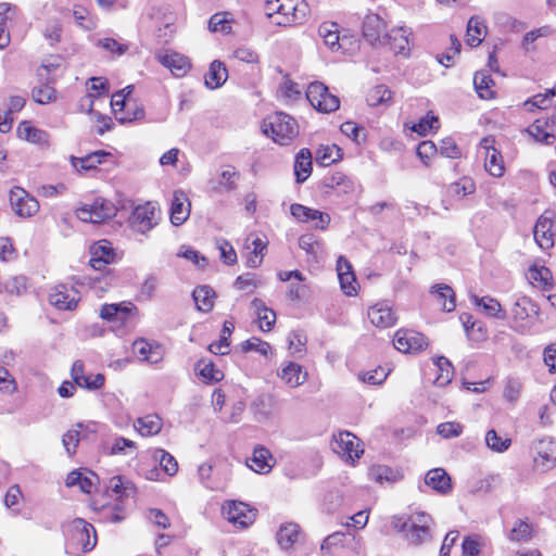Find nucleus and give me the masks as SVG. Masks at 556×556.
Returning <instances> with one entry per match:
<instances>
[{"instance_id": "44", "label": "nucleus", "mask_w": 556, "mask_h": 556, "mask_svg": "<svg viewBox=\"0 0 556 556\" xmlns=\"http://www.w3.org/2000/svg\"><path fill=\"white\" fill-rule=\"evenodd\" d=\"M533 527L527 520L518 519L509 530L508 539L511 542H528L533 535Z\"/></svg>"}, {"instance_id": "17", "label": "nucleus", "mask_w": 556, "mask_h": 556, "mask_svg": "<svg viewBox=\"0 0 556 556\" xmlns=\"http://www.w3.org/2000/svg\"><path fill=\"white\" fill-rule=\"evenodd\" d=\"M386 24L377 14H368L363 22V36L372 46H381L386 34Z\"/></svg>"}, {"instance_id": "4", "label": "nucleus", "mask_w": 556, "mask_h": 556, "mask_svg": "<svg viewBox=\"0 0 556 556\" xmlns=\"http://www.w3.org/2000/svg\"><path fill=\"white\" fill-rule=\"evenodd\" d=\"M306 99L314 109L321 113L334 112L340 105L338 97L330 93L328 87L319 81H314L308 85Z\"/></svg>"}, {"instance_id": "41", "label": "nucleus", "mask_w": 556, "mask_h": 556, "mask_svg": "<svg viewBox=\"0 0 556 556\" xmlns=\"http://www.w3.org/2000/svg\"><path fill=\"white\" fill-rule=\"evenodd\" d=\"M227 77L228 73L224 64L219 61H213L205 75V85L211 89H216L227 80Z\"/></svg>"}, {"instance_id": "40", "label": "nucleus", "mask_w": 556, "mask_h": 556, "mask_svg": "<svg viewBox=\"0 0 556 556\" xmlns=\"http://www.w3.org/2000/svg\"><path fill=\"white\" fill-rule=\"evenodd\" d=\"M486 34V26L479 16H472L467 24V43L478 47Z\"/></svg>"}, {"instance_id": "38", "label": "nucleus", "mask_w": 556, "mask_h": 556, "mask_svg": "<svg viewBox=\"0 0 556 556\" xmlns=\"http://www.w3.org/2000/svg\"><path fill=\"white\" fill-rule=\"evenodd\" d=\"M251 305L256 313V316H257V319L260 323V329L262 331L271 330V328L276 321L275 312L273 309L268 308L261 299H254L251 302Z\"/></svg>"}, {"instance_id": "30", "label": "nucleus", "mask_w": 556, "mask_h": 556, "mask_svg": "<svg viewBox=\"0 0 556 556\" xmlns=\"http://www.w3.org/2000/svg\"><path fill=\"white\" fill-rule=\"evenodd\" d=\"M538 314V305L528 296L518 298L511 308V315L515 321H525Z\"/></svg>"}, {"instance_id": "25", "label": "nucleus", "mask_w": 556, "mask_h": 556, "mask_svg": "<svg viewBox=\"0 0 556 556\" xmlns=\"http://www.w3.org/2000/svg\"><path fill=\"white\" fill-rule=\"evenodd\" d=\"M275 464V459L268 448L264 446L255 447L252 457L247 460V465L257 473H268Z\"/></svg>"}, {"instance_id": "36", "label": "nucleus", "mask_w": 556, "mask_h": 556, "mask_svg": "<svg viewBox=\"0 0 556 556\" xmlns=\"http://www.w3.org/2000/svg\"><path fill=\"white\" fill-rule=\"evenodd\" d=\"M312 173V154L308 149H302L296 154L294 162V175L296 182H304Z\"/></svg>"}, {"instance_id": "47", "label": "nucleus", "mask_w": 556, "mask_h": 556, "mask_svg": "<svg viewBox=\"0 0 556 556\" xmlns=\"http://www.w3.org/2000/svg\"><path fill=\"white\" fill-rule=\"evenodd\" d=\"M546 128V121L536 119L532 125L528 127L527 131L531 137L535 139V141L545 144H552L555 140V136L552 132H549Z\"/></svg>"}, {"instance_id": "57", "label": "nucleus", "mask_w": 556, "mask_h": 556, "mask_svg": "<svg viewBox=\"0 0 556 556\" xmlns=\"http://www.w3.org/2000/svg\"><path fill=\"white\" fill-rule=\"evenodd\" d=\"M299 247L312 256H317L323 251V243L314 235L305 233L299 238Z\"/></svg>"}, {"instance_id": "48", "label": "nucleus", "mask_w": 556, "mask_h": 556, "mask_svg": "<svg viewBox=\"0 0 556 556\" xmlns=\"http://www.w3.org/2000/svg\"><path fill=\"white\" fill-rule=\"evenodd\" d=\"M473 85L480 98L488 100L494 97V91L491 88L493 80L485 72L481 71L475 74Z\"/></svg>"}, {"instance_id": "14", "label": "nucleus", "mask_w": 556, "mask_h": 556, "mask_svg": "<svg viewBox=\"0 0 556 556\" xmlns=\"http://www.w3.org/2000/svg\"><path fill=\"white\" fill-rule=\"evenodd\" d=\"M410 34V30L405 27L393 28L383 35L381 46H388L395 54L407 55L409 51Z\"/></svg>"}, {"instance_id": "42", "label": "nucleus", "mask_w": 556, "mask_h": 556, "mask_svg": "<svg viewBox=\"0 0 556 556\" xmlns=\"http://www.w3.org/2000/svg\"><path fill=\"white\" fill-rule=\"evenodd\" d=\"M214 294L213 289L207 286L197 287L192 292L197 308L204 313L210 312L214 306Z\"/></svg>"}, {"instance_id": "28", "label": "nucleus", "mask_w": 556, "mask_h": 556, "mask_svg": "<svg viewBox=\"0 0 556 556\" xmlns=\"http://www.w3.org/2000/svg\"><path fill=\"white\" fill-rule=\"evenodd\" d=\"M325 188L333 190L337 194H350L354 192V182L343 173H333L324 179Z\"/></svg>"}, {"instance_id": "5", "label": "nucleus", "mask_w": 556, "mask_h": 556, "mask_svg": "<svg viewBox=\"0 0 556 556\" xmlns=\"http://www.w3.org/2000/svg\"><path fill=\"white\" fill-rule=\"evenodd\" d=\"M224 517L235 527L245 529L256 518V510L248 504L238 501H228L222 506Z\"/></svg>"}, {"instance_id": "60", "label": "nucleus", "mask_w": 556, "mask_h": 556, "mask_svg": "<svg viewBox=\"0 0 556 556\" xmlns=\"http://www.w3.org/2000/svg\"><path fill=\"white\" fill-rule=\"evenodd\" d=\"M369 477L376 482H392L395 480L393 470L384 465H376L369 469Z\"/></svg>"}, {"instance_id": "39", "label": "nucleus", "mask_w": 556, "mask_h": 556, "mask_svg": "<svg viewBox=\"0 0 556 556\" xmlns=\"http://www.w3.org/2000/svg\"><path fill=\"white\" fill-rule=\"evenodd\" d=\"M432 294L444 312H453L456 307L455 293L453 289L444 283L433 287Z\"/></svg>"}, {"instance_id": "1", "label": "nucleus", "mask_w": 556, "mask_h": 556, "mask_svg": "<svg viewBox=\"0 0 556 556\" xmlns=\"http://www.w3.org/2000/svg\"><path fill=\"white\" fill-rule=\"evenodd\" d=\"M433 519L430 515L419 511L408 517L395 516L392 526L399 532L405 533V539L412 545H420L431 540V526Z\"/></svg>"}, {"instance_id": "7", "label": "nucleus", "mask_w": 556, "mask_h": 556, "mask_svg": "<svg viewBox=\"0 0 556 556\" xmlns=\"http://www.w3.org/2000/svg\"><path fill=\"white\" fill-rule=\"evenodd\" d=\"M331 448L345 462H354L364 453L359 445V439L349 431H342L333 435Z\"/></svg>"}, {"instance_id": "2", "label": "nucleus", "mask_w": 556, "mask_h": 556, "mask_svg": "<svg viewBox=\"0 0 556 556\" xmlns=\"http://www.w3.org/2000/svg\"><path fill=\"white\" fill-rule=\"evenodd\" d=\"M264 134L279 144H288L298 135V124L290 115L276 112L263 122Z\"/></svg>"}, {"instance_id": "54", "label": "nucleus", "mask_w": 556, "mask_h": 556, "mask_svg": "<svg viewBox=\"0 0 556 556\" xmlns=\"http://www.w3.org/2000/svg\"><path fill=\"white\" fill-rule=\"evenodd\" d=\"M529 278L532 281L538 282L541 287L545 289H551L553 287L552 282V273L545 266H533L529 269Z\"/></svg>"}, {"instance_id": "19", "label": "nucleus", "mask_w": 556, "mask_h": 556, "mask_svg": "<svg viewBox=\"0 0 556 556\" xmlns=\"http://www.w3.org/2000/svg\"><path fill=\"white\" fill-rule=\"evenodd\" d=\"M72 378L76 386L88 390H98L104 384V376L102 374L85 375L84 364L81 361L74 362L71 370Z\"/></svg>"}, {"instance_id": "56", "label": "nucleus", "mask_w": 556, "mask_h": 556, "mask_svg": "<svg viewBox=\"0 0 556 556\" xmlns=\"http://www.w3.org/2000/svg\"><path fill=\"white\" fill-rule=\"evenodd\" d=\"M155 459L159 460L160 466L168 476H174L178 471V463L173 455L164 450H157L154 455Z\"/></svg>"}, {"instance_id": "13", "label": "nucleus", "mask_w": 556, "mask_h": 556, "mask_svg": "<svg viewBox=\"0 0 556 556\" xmlns=\"http://www.w3.org/2000/svg\"><path fill=\"white\" fill-rule=\"evenodd\" d=\"M291 215L296 218L299 222H316L315 228L325 230L330 224V216L327 213L320 212L318 210L309 208L299 203H294L290 207Z\"/></svg>"}, {"instance_id": "37", "label": "nucleus", "mask_w": 556, "mask_h": 556, "mask_svg": "<svg viewBox=\"0 0 556 556\" xmlns=\"http://www.w3.org/2000/svg\"><path fill=\"white\" fill-rule=\"evenodd\" d=\"M471 301L478 307H481L483 313L490 317H496L498 319H505L506 313L503 311L500 302L491 296L479 298L476 294L471 295Z\"/></svg>"}, {"instance_id": "27", "label": "nucleus", "mask_w": 556, "mask_h": 556, "mask_svg": "<svg viewBox=\"0 0 556 556\" xmlns=\"http://www.w3.org/2000/svg\"><path fill=\"white\" fill-rule=\"evenodd\" d=\"M73 526L76 530L77 540L81 544L84 551H91L97 544V534L93 526L80 518L75 519Z\"/></svg>"}, {"instance_id": "29", "label": "nucleus", "mask_w": 556, "mask_h": 556, "mask_svg": "<svg viewBox=\"0 0 556 556\" xmlns=\"http://www.w3.org/2000/svg\"><path fill=\"white\" fill-rule=\"evenodd\" d=\"M17 136L26 140L28 142L39 144V146H48L49 144V135L47 131L34 127L29 122H22L17 127Z\"/></svg>"}, {"instance_id": "15", "label": "nucleus", "mask_w": 556, "mask_h": 556, "mask_svg": "<svg viewBox=\"0 0 556 556\" xmlns=\"http://www.w3.org/2000/svg\"><path fill=\"white\" fill-rule=\"evenodd\" d=\"M553 213L545 212L539 217L533 229L534 240L538 245L547 250L554 245V235L552 232Z\"/></svg>"}, {"instance_id": "16", "label": "nucleus", "mask_w": 556, "mask_h": 556, "mask_svg": "<svg viewBox=\"0 0 556 556\" xmlns=\"http://www.w3.org/2000/svg\"><path fill=\"white\" fill-rule=\"evenodd\" d=\"M49 302L58 309H74L78 302V291L64 285L56 286L49 294Z\"/></svg>"}, {"instance_id": "45", "label": "nucleus", "mask_w": 556, "mask_h": 556, "mask_svg": "<svg viewBox=\"0 0 556 556\" xmlns=\"http://www.w3.org/2000/svg\"><path fill=\"white\" fill-rule=\"evenodd\" d=\"M299 536V526L296 523H287L280 527L277 533V541L282 548L288 549L298 541Z\"/></svg>"}, {"instance_id": "63", "label": "nucleus", "mask_w": 556, "mask_h": 556, "mask_svg": "<svg viewBox=\"0 0 556 556\" xmlns=\"http://www.w3.org/2000/svg\"><path fill=\"white\" fill-rule=\"evenodd\" d=\"M208 28L211 31H222L228 34L231 30L230 21L227 18V13H216L208 22Z\"/></svg>"}, {"instance_id": "43", "label": "nucleus", "mask_w": 556, "mask_h": 556, "mask_svg": "<svg viewBox=\"0 0 556 556\" xmlns=\"http://www.w3.org/2000/svg\"><path fill=\"white\" fill-rule=\"evenodd\" d=\"M135 428L143 437L154 435L161 431L162 421L156 415H147L136 420Z\"/></svg>"}, {"instance_id": "31", "label": "nucleus", "mask_w": 556, "mask_h": 556, "mask_svg": "<svg viewBox=\"0 0 556 556\" xmlns=\"http://www.w3.org/2000/svg\"><path fill=\"white\" fill-rule=\"evenodd\" d=\"M110 153L102 150L92 152L83 157L71 156L72 166L79 173L96 169Z\"/></svg>"}, {"instance_id": "23", "label": "nucleus", "mask_w": 556, "mask_h": 556, "mask_svg": "<svg viewBox=\"0 0 556 556\" xmlns=\"http://www.w3.org/2000/svg\"><path fill=\"white\" fill-rule=\"evenodd\" d=\"M134 354L140 359L151 364L159 363L163 357L162 348L144 339H138L132 344Z\"/></svg>"}, {"instance_id": "55", "label": "nucleus", "mask_w": 556, "mask_h": 556, "mask_svg": "<svg viewBox=\"0 0 556 556\" xmlns=\"http://www.w3.org/2000/svg\"><path fill=\"white\" fill-rule=\"evenodd\" d=\"M485 443L491 450L502 453L510 446L511 440L498 435L495 430H489L485 434Z\"/></svg>"}, {"instance_id": "32", "label": "nucleus", "mask_w": 556, "mask_h": 556, "mask_svg": "<svg viewBox=\"0 0 556 556\" xmlns=\"http://www.w3.org/2000/svg\"><path fill=\"white\" fill-rule=\"evenodd\" d=\"M273 407L274 397L266 393L258 394L251 403V409L258 422L266 421L270 417Z\"/></svg>"}, {"instance_id": "49", "label": "nucleus", "mask_w": 556, "mask_h": 556, "mask_svg": "<svg viewBox=\"0 0 556 556\" xmlns=\"http://www.w3.org/2000/svg\"><path fill=\"white\" fill-rule=\"evenodd\" d=\"M435 366L439 371V375L435 378V383L440 387H444L447 383H450L453 378V365L447 358H445L444 356H440L435 361Z\"/></svg>"}, {"instance_id": "18", "label": "nucleus", "mask_w": 556, "mask_h": 556, "mask_svg": "<svg viewBox=\"0 0 556 556\" xmlns=\"http://www.w3.org/2000/svg\"><path fill=\"white\" fill-rule=\"evenodd\" d=\"M115 253L110 242L103 240L90 247L89 264L97 270H102L106 265L114 262Z\"/></svg>"}, {"instance_id": "59", "label": "nucleus", "mask_w": 556, "mask_h": 556, "mask_svg": "<svg viewBox=\"0 0 556 556\" xmlns=\"http://www.w3.org/2000/svg\"><path fill=\"white\" fill-rule=\"evenodd\" d=\"M31 97L39 104H47L55 100V89L49 84L36 87L31 91Z\"/></svg>"}, {"instance_id": "52", "label": "nucleus", "mask_w": 556, "mask_h": 556, "mask_svg": "<svg viewBox=\"0 0 556 556\" xmlns=\"http://www.w3.org/2000/svg\"><path fill=\"white\" fill-rule=\"evenodd\" d=\"M195 370L206 382H217L223 379V372L215 368L212 362L201 361L198 363Z\"/></svg>"}, {"instance_id": "64", "label": "nucleus", "mask_w": 556, "mask_h": 556, "mask_svg": "<svg viewBox=\"0 0 556 556\" xmlns=\"http://www.w3.org/2000/svg\"><path fill=\"white\" fill-rule=\"evenodd\" d=\"M341 131L356 143L365 140V129L359 127L354 122H345L340 127Z\"/></svg>"}, {"instance_id": "50", "label": "nucleus", "mask_w": 556, "mask_h": 556, "mask_svg": "<svg viewBox=\"0 0 556 556\" xmlns=\"http://www.w3.org/2000/svg\"><path fill=\"white\" fill-rule=\"evenodd\" d=\"M341 159H342V151L336 144L320 147L317 150V161L324 166H328Z\"/></svg>"}, {"instance_id": "46", "label": "nucleus", "mask_w": 556, "mask_h": 556, "mask_svg": "<svg viewBox=\"0 0 556 556\" xmlns=\"http://www.w3.org/2000/svg\"><path fill=\"white\" fill-rule=\"evenodd\" d=\"M235 329L233 323L226 320L223 325L220 339L210 344L208 349L214 354L226 355L229 352L228 339Z\"/></svg>"}, {"instance_id": "33", "label": "nucleus", "mask_w": 556, "mask_h": 556, "mask_svg": "<svg viewBox=\"0 0 556 556\" xmlns=\"http://www.w3.org/2000/svg\"><path fill=\"white\" fill-rule=\"evenodd\" d=\"M488 143H489V139H486V138H484L481 141L482 147L486 150L484 167L492 176L501 177V176H503L504 170H505L502 155L500 154V152L497 150L490 149Z\"/></svg>"}, {"instance_id": "35", "label": "nucleus", "mask_w": 556, "mask_h": 556, "mask_svg": "<svg viewBox=\"0 0 556 556\" xmlns=\"http://www.w3.org/2000/svg\"><path fill=\"white\" fill-rule=\"evenodd\" d=\"M318 35L324 39L326 46L332 51L341 49L342 43L339 35V25L334 22H324L318 27ZM344 38H342V41Z\"/></svg>"}, {"instance_id": "61", "label": "nucleus", "mask_w": 556, "mask_h": 556, "mask_svg": "<svg viewBox=\"0 0 556 556\" xmlns=\"http://www.w3.org/2000/svg\"><path fill=\"white\" fill-rule=\"evenodd\" d=\"M240 174L232 166H225L219 176V185L226 190L230 191L236 188V182Z\"/></svg>"}, {"instance_id": "9", "label": "nucleus", "mask_w": 556, "mask_h": 556, "mask_svg": "<svg viewBox=\"0 0 556 556\" xmlns=\"http://www.w3.org/2000/svg\"><path fill=\"white\" fill-rule=\"evenodd\" d=\"M155 59L175 77H184L191 68L190 60L173 50H160L155 53Z\"/></svg>"}, {"instance_id": "51", "label": "nucleus", "mask_w": 556, "mask_h": 556, "mask_svg": "<svg viewBox=\"0 0 556 556\" xmlns=\"http://www.w3.org/2000/svg\"><path fill=\"white\" fill-rule=\"evenodd\" d=\"M391 100V91L384 85H378L371 88L366 97V101L370 106H377L388 103Z\"/></svg>"}, {"instance_id": "21", "label": "nucleus", "mask_w": 556, "mask_h": 556, "mask_svg": "<svg viewBox=\"0 0 556 556\" xmlns=\"http://www.w3.org/2000/svg\"><path fill=\"white\" fill-rule=\"evenodd\" d=\"M425 483L442 495L448 494L453 489L452 479L443 468L429 470L425 476Z\"/></svg>"}, {"instance_id": "24", "label": "nucleus", "mask_w": 556, "mask_h": 556, "mask_svg": "<svg viewBox=\"0 0 556 556\" xmlns=\"http://www.w3.org/2000/svg\"><path fill=\"white\" fill-rule=\"evenodd\" d=\"M267 243L264 242L258 237L249 236L244 242V250H247L245 254V265L249 268L258 267L264 257V251L266 250Z\"/></svg>"}, {"instance_id": "12", "label": "nucleus", "mask_w": 556, "mask_h": 556, "mask_svg": "<svg viewBox=\"0 0 556 556\" xmlns=\"http://www.w3.org/2000/svg\"><path fill=\"white\" fill-rule=\"evenodd\" d=\"M534 457L533 468L536 471L545 472L556 466L554 444L549 439H541L533 445Z\"/></svg>"}, {"instance_id": "20", "label": "nucleus", "mask_w": 556, "mask_h": 556, "mask_svg": "<svg viewBox=\"0 0 556 556\" xmlns=\"http://www.w3.org/2000/svg\"><path fill=\"white\" fill-rule=\"evenodd\" d=\"M370 323L378 328H389L396 323V316L392 308L386 303H378L368 309Z\"/></svg>"}, {"instance_id": "22", "label": "nucleus", "mask_w": 556, "mask_h": 556, "mask_svg": "<svg viewBox=\"0 0 556 556\" xmlns=\"http://www.w3.org/2000/svg\"><path fill=\"white\" fill-rule=\"evenodd\" d=\"M190 215V202L182 191H175L170 205V223L174 226L182 225Z\"/></svg>"}, {"instance_id": "8", "label": "nucleus", "mask_w": 556, "mask_h": 556, "mask_svg": "<svg viewBox=\"0 0 556 556\" xmlns=\"http://www.w3.org/2000/svg\"><path fill=\"white\" fill-rule=\"evenodd\" d=\"M159 215L160 213L156 206L151 202H147L135 207L129 223L134 231L147 233L157 225Z\"/></svg>"}, {"instance_id": "26", "label": "nucleus", "mask_w": 556, "mask_h": 556, "mask_svg": "<svg viewBox=\"0 0 556 556\" xmlns=\"http://www.w3.org/2000/svg\"><path fill=\"white\" fill-rule=\"evenodd\" d=\"M278 377L290 388L302 386L307 379V372L303 371L301 365L289 362L278 371Z\"/></svg>"}, {"instance_id": "62", "label": "nucleus", "mask_w": 556, "mask_h": 556, "mask_svg": "<svg viewBox=\"0 0 556 556\" xmlns=\"http://www.w3.org/2000/svg\"><path fill=\"white\" fill-rule=\"evenodd\" d=\"M129 313V309L117 304H105L100 311V316L106 320H114L121 316V320Z\"/></svg>"}, {"instance_id": "34", "label": "nucleus", "mask_w": 556, "mask_h": 556, "mask_svg": "<svg viewBox=\"0 0 556 556\" xmlns=\"http://www.w3.org/2000/svg\"><path fill=\"white\" fill-rule=\"evenodd\" d=\"M97 481H98V476L96 473H93L92 471H86V472L72 471L67 475L66 485L67 486L78 485L79 489L84 493H91Z\"/></svg>"}, {"instance_id": "3", "label": "nucleus", "mask_w": 556, "mask_h": 556, "mask_svg": "<svg viewBox=\"0 0 556 556\" xmlns=\"http://www.w3.org/2000/svg\"><path fill=\"white\" fill-rule=\"evenodd\" d=\"M117 208L113 202L103 198H97L91 204H86L77 210V217L85 223L100 224L116 215Z\"/></svg>"}, {"instance_id": "53", "label": "nucleus", "mask_w": 556, "mask_h": 556, "mask_svg": "<svg viewBox=\"0 0 556 556\" xmlns=\"http://www.w3.org/2000/svg\"><path fill=\"white\" fill-rule=\"evenodd\" d=\"M108 489L111 490L118 500L128 497L134 493V486L128 481L125 482L119 476L110 479Z\"/></svg>"}, {"instance_id": "58", "label": "nucleus", "mask_w": 556, "mask_h": 556, "mask_svg": "<svg viewBox=\"0 0 556 556\" xmlns=\"http://www.w3.org/2000/svg\"><path fill=\"white\" fill-rule=\"evenodd\" d=\"M84 425L78 422L74 429L68 430L62 439V443L70 455L75 454L76 447L80 440V429Z\"/></svg>"}, {"instance_id": "11", "label": "nucleus", "mask_w": 556, "mask_h": 556, "mask_svg": "<svg viewBox=\"0 0 556 556\" xmlns=\"http://www.w3.org/2000/svg\"><path fill=\"white\" fill-rule=\"evenodd\" d=\"M394 348L403 353H416L427 348L426 337L413 330H397L393 339Z\"/></svg>"}, {"instance_id": "10", "label": "nucleus", "mask_w": 556, "mask_h": 556, "mask_svg": "<svg viewBox=\"0 0 556 556\" xmlns=\"http://www.w3.org/2000/svg\"><path fill=\"white\" fill-rule=\"evenodd\" d=\"M10 203L13 211L21 217H30L39 210L38 201L21 187L11 189Z\"/></svg>"}, {"instance_id": "6", "label": "nucleus", "mask_w": 556, "mask_h": 556, "mask_svg": "<svg viewBox=\"0 0 556 556\" xmlns=\"http://www.w3.org/2000/svg\"><path fill=\"white\" fill-rule=\"evenodd\" d=\"M280 15L276 16L279 26L302 24L308 15V5L305 0H281Z\"/></svg>"}]
</instances>
